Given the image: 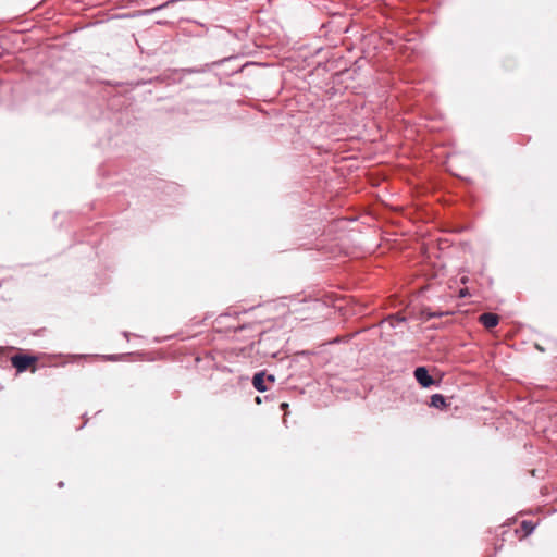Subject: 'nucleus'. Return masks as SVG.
Returning a JSON list of instances; mask_svg holds the SVG:
<instances>
[{
  "mask_svg": "<svg viewBox=\"0 0 557 557\" xmlns=\"http://www.w3.org/2000/svg\"><path fill=\"white\" fill-rule=\"evenodd\" d=\"M36 362L37 358L29 355H14L11 357V363L16 369L18 373L25 372L26 370H30L32 372L36 371Z\"/></svg>",
  "mask_w": 557,
  "mask_h": 557,
  "instance_id": "f257e3e1",
  "label": "nucleus"
},
{
  "mask_svg": "<svg viewBox=\"0 0 557 557\" xmlns=\"http://www.w3.org/2000/svg\"><path fill=\"white\" fill-rule=\"evenodd\" d=\"M414 377L423 387H429L434 383L433 379L429 375V372L424 367H418L414 370Z\"/></svg>",
  "mask_w": 557,
  "mask_h": 557,
  "instance_id": "f03ea898",
  "label": "nucleus"
},
{
  "mask_svg": "<svg viewBox=\"0 0 557 557\" xmlns=\"http://www.w3.org/2000/svg\"><path fill=\"white\" fill-rule=\"evenodd\" d=\"M479 321L484 327L491 330L499 323V317L496 313L486 312L479 317Z\"/></svg>",
  "mask_w": 557,
  "mask_h": 557,
  "instance_id": "7ed1b4c3",
  "label": "nucleus"
},
{
  "mask_svg": "<svg viewBox=\"0 0 557 557\" xmlns=\"http://www.w3.org/2000/svg\"><path fill=\"white\" fill-rule=\"evenodd\" d=\"M252 385L259 392H265L267 386L264 385V373H256L252 377Z\"/></svg>",
  "mask_w": 557,
  "mask_h": 557,
  "instance_id": "20e7f679",
  "label": "nucleus"
},
{
  "mask_svg": "<svg viewBox=\"0 0 557 557\" xmlns=\"http://www.w3.org/2000/svg\"><path fill=\"white\" fill-rule=\"evenodd\" d=\"M535 525L533 522L531 521H522L521 524H520V529L517 530L516 532H519L521 531L522 532V535H521V539H524L527 537L529 534H531L534 530Z\"/></svg>",
  "mask_w": 557,
  "mask_h": 557,
  "instance_id": "39448f33",
  "label": "nucleus"
},
{
  "mask_svg": "<svg viewBox=\"0 0 557 557\" xmlns=\"http://www.w3.org/2000/svg\"><path fill=\"white\" fill-rule=\"evenodd\" d=\"M431 406L435 407V408H443L446 406V400L444 398V396H442L441 394H434L432 397H431Z\"/></svg>",
  "mask_w": 557,
  "mask_h": 557,
  "instance_id": "423d86ee",
  "label": "nucleus"
},
{
  "mask_svg": "<svg viewBox=\"0 0 557 557\" xmlns=\"http://www.w3.org/2000/svg\"><path fill=\"white\" fill-rule=\"evenodd\" d=\"M389 319H391V320L395 319V320H397V321H405V318H404V317H400L399 314L392 315Z\"/></svg>",
  "mask_w": 557,
  "mask_h": 557,
  "instance_id": "0eeeda50",
  "label": "nucleus"
},
{
  "mask_svg": "<svg viewBox=\"0 0 557 557\" xmlns=\"http://www.w3.org/2000/svg\"><path fill=\"white\" fill-rule=\"evenodd\" d=\"M280 407H281L282 410L286 411L287 408H288V404L287 403H282Z\"/></svg>",
  "mask_w": 557,
  "mask_h": 557,
  "instance_id": "6e6552de",
  "label": "nucleus"
},
{
  "mask_svg": "<svg viewBox=\"0 0 557 557\" xmlns=\"http://www.w3.org/2000/svg\"><path fill=\"white\" fill-rule=\"evenodd\" d=\"M466 294H467V290H463V289L460 290V297H465Z\"/></svg>",
  "mask_w": 557,
  "mask_h": 557,
  "instance_id": "1a4fd4ad",
  "label": "nucleus"
},
{
  "mask_svg": "<svg viewBox=\"0 0 557 557\" xmlns=\"http://www.w3.org/2000/svg\"><path fill=\"white\" fill-rule=\"evenodd\" d=\"M441 315H442V313H431V314H429V317H441Z\"/></svg>",
  "mask_w": 557,
  "mask_h": 557,
  "instance_id": "9d476101",
  "label": "nucleus"
},
{
  "mask_svg": "<svg viewBox=\"0 0 557 557\" xmlns=\"http://www.w3.org/2000/svg\"><path fill=\"white\" fill-rule=\"evenodd\" d=\"M267 379H268L269 381H271V382H274V376H273V375H269Z\"/></svg>",
  "mask_w": 557,
  "mask_h": 557,
  "instance_id": "9b49d317",
  "label": "nucleus"
},
{
  "mask_svg": "<svg viewBox=\"0 0 557 557\" xmlns=\"http://www.w3.org/2000/svg\"><path fill=\"white\" fill-rule=\"evenodd\" d=\"M461 282H462L463 284H465V283H467L466 277H462V278H461Z\"/></svg>",
  "mask_w": 557,
  "mask_h": 557,
  "instance_id": "f8f14e48",
  "label": "nucleus"
}]
</instances>
